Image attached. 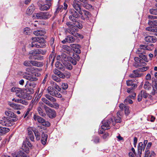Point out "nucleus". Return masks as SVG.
<instances>
[{
  "label": "nucleus",
  "instance_id": "obj_1",
  "mask_svg": "<svg viewBox=\"0 0 157 157\" xmlns=\"http://www.w3.org/2000/svg\"><path fill=\"white\" fill-rule=\"evenodd\" d=\"M143 46V45H141L140 48L137 49L136 52V54L139 55L140 58L143 59L145 61L147 62L148 60L147 56L144 55V54L145 53V51H144Z\"/></svg>",
  "mask_w": 157,
  "mask_h": 157
},
{
  "label": "nucleus",
  "instance_id": "obj_2",
  "mask_svg": "<svg viewBox=\"0 0 157 157\" xmlns=\"http://www.w3.org/2000/svg\"><path fill=\"white\" fill-rule=\"evenodd\" d=\"M68 27V31L70 34L74 35L75 32L78 31V29L74 25V23L70 22H67L66 23Z\"/></svg>",
  "mask_w": 157,
  "mask_h": 157
},
{
  "label": "nucleus",
  "instance_id": "obj_3",
  "mask_svg": "<svg viewBox=\"0 0 157 157\" xmlns=\"http://www.w3.org/2000/svg\"><path fill=\"white\" fill-rule=\"evenodd\" d=\"M52 0H46V3L44 4L43 2H40V3H39V9L40 10H48L50 8L51 6Z\"/></svg>",
  "mask_w": 157,
  "mask_h": 157
},
{
  "label": "nucleus",
  "instance_id": "obj_4",
  "mask_svg": "<svg viewBox=\"0 0 157 157\" xmlns=\"http://www.w3.org/2000/svg\"><path fill=\"white\" fill-rule=\"evenodd\" d=\"M33 119L35 121H37L43 126L49 127L50 125V123L48 121H46L44 119L39 116L34 115Z\"/></svg>",
  "mask_w": 157,
  "mask_h": 157
},
{
  "label": "nucleus",
  "instance_id": "obj_5",
  "mask_svg": "<svg viewBox=\"0 0 157 157\" xmlns=\"http://www.w3.org/2000/svg\"><path fill=\"white\" fill-rule=\"evenodd\" d=\"M36 16L38 19H46L50 18L51 15L48 12H40L36 13Z\"/></svg>",
  "mask_w": 157,
  "mask_h": 157
},
{
  "label": "nucleus",
  "instance_id": "obj_6",
  "mask_svg": "<svg viewBox=\"0 0 157 157\" xmlns=\"http://www.w3.org/2000/svg\"><path fill=\"white\" fill-rule=\"evenodd\" d=\"M45 41L44 39H42L36 42H32L31 46L32 47H35L37 48H44L46 46Z\"/></svg>",
  "mask_w": 157,
  "mask_h": 157
},
{
  "label": "nucleus",
  "instance_id": "obj_7",
  "mask_svg": "<svg viewBox=\"0 0 157 157\" xmlns=\"http://www.w3.org/2000/svg\"><path fill=\"white\" fill-rule=\"evenodd\" d=\"M48 93L51 95L56 97L61 98L62 97L61 94L55 90L52 86H49L47 89Z\"/></svg>",
  "mask_w": 157,
  "mask_h": 157
},
{
  "label": "nucleus",
  "instance_id": "obj_8",
  "mask_svg": "<svg viewBox=\"0 0 157 157\" xmlns=\"http://www.w3.org/2000/svg\"><path fill=\"white\" fill-rule=\"evenodd\" d=\"M72 6L76 11L79 14H82V10L81 8V2L77 0H74L72 3Z\"/></svg>",
  "mask_w": 157,
  "mask_h": 157
},
{
  "label": "nucleus",
  "instance_id": "obj_9",
  "mask_svg": "<svg viewBox=\"0 0 157 157\" xmlns=\"http://www.w3.org/2000/svg\"><path fill=\"white\" fill-rule=\"evenodd\" d=\"M71 15L69 16L70 20L74 22L75 21L76 18H78L80 17L79 14L74 9H71L70 11Z\"/></svg>",
  "mask_w": 157,
  "mask_h": 157
},
{
  "label": "nucleus",
  "instance_id": "obj_10",
  "mask_svg": "<svg viewBox=\"0 0 157 157\" xmlns=\"http://www.w3.org/2000/svg\"><path fill=\"white\" fill-rule=\"evenodd\" d=\"M39 75V73H33L32 75H30L28 74L27 75H25L24 78L31 81H36L37 80L36 77L38 76Z\"/></svg>",
  "mask_w": 157,
  "mask_h": 157
},
{
  "label": "nucleus",
  "instance_id": "obj_11",
  "mask_svg": "<svg viewBox=\"0 0 157 157\" xmlns=\"http://www.w3.org/2000/svg\"><path fill=\"white\" fill-rule=\"evenodd\" d=\"M11 121L8 117H3L2 120H0V123L3 125L9 126L12 125Z\"/></svg>",
  "mask_w": 157,
  "mask_h": 157
},
{
  "label": "nucleus",
  "instance_id": "obj_12",
  "mask_svg": "<svg viewBox=\"0 0 157 157\" xmlns=\"http://www.w3.org/2000/svg\"><path fill=\"white\" fill-rule=\"evenodd\" d=\"M11 91L15 92L17 96L21 98L22 97L23 93V90L21 89L18 88L13 87L11 89Z\"/></svg>",
  "mask_w": 157,
  "mask_h": 157
},
{
  "label": "nucleus",
  "instance_id": "obj_13",
  "mask_svg": "<svg viewBox=\"0 0 157 157\" xmlns=\"http://www.w3.org/2000/svg\"><path fill=\"white\" fill-rule=\"evenodd\" d=\"M112 121L111 119H109L108 120H104L102 122L103 125L101 126V128L103 130H107L110 128V124L111 121Z\"/></svg>",
  "mask_w": 157,
  "mask_h": 157
},
{
  "label": "nucleus",
  "instance_id": "obj_14",
  "mask_svg": "<svg viewBox=\"0 0 157 157\" xmlns=\"http://www.w3.org/2000/svg\"><path fill=\"white\" fill-rule=\"evenodd\" d=\"M81 15V17L82 19L83 20H88L89 18L91 17V14L88 11L85 10L82 11V14H80Z\"/></svg>",
  "mask_w": 157,
  "mask_h": 157
},
{
  "label": "nucleus",
  "instance_id": "obj_15",
  "mask_svg": "<svg viewBox=\"0 0 157 157\" xmlns=\"http://www.w3.org/2000/svg\"><path fill=\"white\" fill-rule=\"evenodd\" d=\"M145 147L144 146L142 142H140L138 146V153L137 154V157H141L142 155V152L143 150H144Z\"/></svg>",
  "mask_w": 157,
  "mask_h": 157
},
{
  "label": "nucleus",
  "instance_id": "obj_16",
  "mask_svg": "<svg viewBox=\"0 0 157 157\" xmlns=\"http://www.w3.org/2000/svg\"><path fill=\"white\" fill-rule=\"evenodd\" d=\"M46 113L48 116L51 118L55 117L56 116V113L55 111L50 108L47 110Z\"/></svg>",
  "mask_w": 157,
  "mask_h": 157
},
{
  "label": "nucleus",
  "instance_id": "obj_17",
  "mask_svg": "<svg viewBox=\"0 0 157 157\" xmlns=\"http://www.w3.org/2000/svg\"><path fill=\"white\" fill-rule=\"evenodd\" d=\"M145 40L148 42L154 43L157 40V39L154 36H147L145 37Z\"/></svg>",
  "mask_w": 157,
  "mask_h": 157
},
{
  "label": "nucleus",
  "instance_id": "obj_18",
  "mask_svg": "<svg viewBox=\"0 0 157 157\" xmlns=\"http://www.w3.org/2000/svg\"><path fill=\"white\" fill-rule=\"evenodd\" d=\"M13 98L12 99V101H14L15 102L21 103L25 105H27L28 104V102L27 101L23 99L20 98Z\"/></svg>",
  "mask_w": 157,
  "mask_h": 157
},
{
  "label": "nucleus",
  "instance_id": "obj_19",
  "mask_svg": "<svg viewBox=\"0 0 157 157\" xmlns=\"http://www.w3.org/2000/svg\"><path fill=\"white\" fill-rule=\"evenodd\" d=\"M139 71L138 69L136 70H134L132 74H130L129 75V77L133 78L139 77L141 76V75L139 73Z\"/></svg>",
  "mask_w": 157,
  "mask_h": 157
},
{
  "label": "nucleus",
  "instance_id": "obj_20",
  "mask_svg": "<svg viewBox=\"0 0 157 157\" xmlns=\"http://www.w3.org/2000/svg\"><path fill=\"white\" fill-rule=\"evenodd\" d=\"M45 31L44 29L37 30L33 32V34L37 36H43L45 33Z\"/></svg>",
  "mask_w": 157,
  "mask_h": 157
},
{
  "label": "nucleus",
  "instance_id": "obj_21",
  "mask_svg": "<svg viewBox=\"0 0 157 157\" xmlns=\"http://www.w3.org/2000/svg\"><path fill=\"white\" fill-rule=\"evenodd\" d=\"M6 116L11 117L15 118V119L13 120L14 121H16L17 120V118L15 117V115L12 112L10 111H6L5 112Z\"/></svg>",
  "mask_w": 157,
  "mask_h": 157
},
{
  "label": "nucleus",
  "instance_id": "obj_22",
  "mask_svg": "<svg viewBox=\"0 0 157 157\" xmlns=\"http://www.w3.org/2000/svg\"><path fill=\"white\" fill-rule=\"evenodd\" d=\"M47 137L48 135L47 134L44 133V132L42 133L41 135V141L43 145H45L46 144L47 140Z\"/></svg>",
  "mask_w": 157,
  "mask_h": 157
},
{
  "label": "nucleus",
  "instance_id": "obj_23",
  "mask_svg": "<svg viewBox=\"0 0 157 157\" xmlns=\"http://www.w3.org/2000/svg\"><path fill=\"white\" fill-rule=\"evenodd\" d=\"M146 30L151 32L157 33V25L147 27Z\"/></svg>",
  "mask_w": 157,
  "mask_h": 157
},
{
  "label": "nucleus",
  "instance_id": "obj_24",
  "mask_svg": "<svg viewBox=\"0 0 157 157\" xmlns=\"http://www.w3.org/2000/svg\"><path fill=\"white\" fill-rule=\"evenodd\" d=\"M10 106L14 110H19L21 109V105L15 103H10Z\"/></svg>",
  "mask_w": 157,
  "mask_h": 157
},
{
  "label": "nucleus",
  "instance_id": "obj_25",
  "mask_svg": "<svg viewBox=\"0 0 157 157\" xmlns=\"http://www.w3.org/2000/svg\"><path fill=\"white\" fill-rule=\"evenodd\" d=\"M147 63L142 59L141 60L140 62L139 63H134L133 65L134 67L136 68L145 66L146 65Z\"/></svg>",
  "mask_w": 157,
  "mask_h": 157
},
{
  "label": "nucleus",
  "instance_id": "obj_26",
  "mask_svg": "<svg viewBox=\"0 0 157 157\" xmlns=\"http://www.w3.org/2000/svg\"><path fill=\"white\" fill-rule=\"evenodd\" d=\"M67 42L69 43H72L75 42V38L72 36H68L66 38Z\"/></svg>",
  "mask_w": 157,
  "mask_h": 157
},
{
  "label": "nucleus",
  "instance_id": "obj_27",
  "mask_svg": "<svg viewBox=\"0 0 157 157\" xmlns=\"http://www.w3.org/2000/svg\"><path fill=\"white\" fill-rule=\"evenodd\" d=\"M34 10V7L33 5H31L27 9L26 13L29 15L31 14Z\"/></svg>",
  "mask_w": 157,
  "mask_h": 157
},
{
  "label": "nucleus",
  "instance_id": "obj_28",
  "mask_svg": "<svg viewBox=\"0 0 157 157\" xmlns=\"http://www.w3.org/2000/svg\"><path fill=\"white\" fill-rule=\"evenodd\" d=\"M69 59L68 56L65 54H62L60 58V59L61 60L64 64L65 63L64 62L68 61Z\"/></svg>",
  "mask_w": 157,
  "mask_h": 157
},
{
  "label": "nucleus",
  "instance_id": "obj_29",
  "mask_svg": "<svg viewBox=\"0 0 157 157\" xmlns=\"http://www.w3.org/2000/svg\"><path fill=\"white\" fill-rule=\"evenodd\" d=\"M31 64L34 66L37 67H41L43 65V63H41L40 62H38L32 60H31Z\"/></svg>",
  "mask_w": 157,
  "mask_h": 157
},
{
  "label": "nucleus",
  "instance_id": "obj_30",
  "mask_svg": "<svg viewBox=\"0 0 157 157\" xmlns=\"http://www.w3.org/2000/svg\"><path fill=\"white\" fill-rule=\"evenodd\" d=\"M9 131L10 129L8 128L0 127V134H4Z\"/></svg>",
  "mask_w": 157,
  "mask_h": 157
},
{
  "label": "nucleus",
  "instance_id": "obj_31",
  "mask_svg": "<svg viewBox=\"0 0 157 157\" xmlns=\"http://www.w3.org/2000/svg\"><path fill=\"white\" fill-rule=\"evenodd\" d=\"M22 149L23 151L26 153H28L29 152V148L26 145L25 142H24L22 146Z\"/></svg>",
  "mask_w": 157,
  "mask_h": 157
},
{
  "label": "nucleus",
  "instance_id": "obj_32",
  "mask_svg": "<svg viewBox=\"0 0 157 157\" xmlns=\"http://www.w3.org/2000/svg\"><path fill=\"white\" fill-rule=\"evenodd\" d=\"M144 88L146 90H149L151 89V86L148 81H146L144 85Z\"/></svg>",
  "mask_w": 157,
  "mask_h": 157
},
{
  "label": "nucleus",
  "instance_id": "obj_33",
  "mask_svg": "<svg viewBox=\"0 0 157 157\" xmlns=\"http://www.w3.org/2000/svg\"><path fill=\"white\" fill-rule=\"evenodd\" d=\"M36 129L35 128L29 127L28 128V133L29 136L33 135V132L34 133V130H36Z\"/></svg>",
  "mask_w": 157,
  "mask_h": 157
},
{
  "label": "nucleus",
  "instance_id": "obj_34",
  "mask_svg": "<svg viewBox=\"0 0 157 157\" xmlns=\"http://www.w3.org/2000/svg\"><path fill=\"white\" fill-rule=\"evenodd\" d=\"M42 108L40 107H38L37 108V111L39 114L43 117H44L45 116V113L43 112V111L42 109Z\"/></svg>",
  "mask_w": 157,
  "mask_h": 157
},
{
  "label": "nucleus",
  "instance_id": "obj_35",
  "mask_svg": "<svg viewBox=\"0 0 157 157\" xmlns=\"http://www.w3.org/2000/svg\"><path fill=\"white\" fill-rule=\"evenodd\" d=\"M56 67L57 68L60 69L62 71L64 70V68L61 64L59 62H57L55 64Z\"/></svg>",
  "mask_w": 157,
  "mask_h": 157
},
{
  "label": "nucleus",
  "instance_id": "obj_36",
  "mask_svg": "<svg viewBox=\"0 0 157 157\" xmlns=\"http://www.w3.org/2000/svg\"><path fill=\"white\" fill-rule=\"evenodd\" d=\"M127 85L128 86H132V87H134V88H136L137 85L135 84L132 83V81L131 80H128L126 82Z\"/></svg>",
  "mask_w": 157,
  "mask_h": 157
},
{
  "label": "nucleus",
  "instance_id": "obj_37",
  "mask_svg": "<svg viewBox=\"0 0 157 157\" xmlns=\"http://www.w3.org/2000/svg\"><path fill=\"white\" fill-rule=\"evenodd\" d=\"M34 134L36 140H39L40 138V133L36 129L35 131L34 130Z\"/></svg>",
  "mask_w": 157,
  "mask_h": 157
},
{
  "label": "nucleus",
  "instance_id": "obj_38",
  "mask_svg": "<svg viewBox=\"0 0 157 157\" xmlns=\"http://www.w3.org/2000/svg\"><path fill=\"white\" fill-rule=\"evenodd\" d=\"M84 3L83 4V6L87 9H90L93 8L92 6L91 5L86 3V2Z\"/></svg>",
  "mask_w": 157,
  "mask_h": 157
},
{
  "label": "nucleus",
  "instance_id": "obj_39",
  "mask_svg": "<svg viewBox=\"0 0 157 157\" xmlns=\"http://www.w3.org/2000/svg\"><path fill=\"white\" fill-rule=\"evenodd\" d=\"M59 106V105L56 102H53V103H51V105L50 106V107L56 109H58Z\"/></svg>",
  "mask_w": 157,
  "mask_h": 157
},
{
  "label": "nucleus",
  "instance_id": "obj_40",
  "mask_svg": "<svg viewBox=\"0 0 157 157\" xmlns=\"http://www.w3.org/2000/svg\"><path fill=\"white\" fill-rule=\"evenodd\" d=\"M130 98L129 97H127L125 100H124V102L125 104H127L128 103L132 104V100L130 99Z\"/></svg>",
  "mask_w": 157,
  "mask_h": 157
},
{
  "label": "nucleus",
  "instance_id": "obj_41",
  "mask_svg": "<svg viewBox=\"0 0 157 157\" xmlns=\"http://www.w3.org/2000/svg\"><path fill=\"white\" fill-rule=\"evenodd\" d=\"M41 100L44 103L50 106L51 103L48 100L44 98H41Z\"/></svg>",
  "mask_w": 157,
  "mask_h": 157
},
{
  "label": "nucleus",
  "instance_id": "obj_42",
  "mask_svg": "<svg viewBox=\"0 0 157 157\" xmlns=\"http://www.w3.org/2000/svg\"><path fill=\"white\" fill-rule=\"evenodd\" d=\"M74 25L78 29H81L82 28V25L78 21H76Z\"/></svg>",
  "mask_w": 157,
  "mask_h": 157
},
{
  "label": "nucleus",
  "instance_id": "obj_43",
  "mask_svg": "<svg viewBox=\"0 0 157 157\" xmlns=\"http://www.w3.org/2000/svg\"><path fill=\"white\" fill-rule=\"evenodd\" d=\"M148 24L150 25H156V19L152 20H149Z\"/></svg>",
  "mask_w": 157,
  "mask_h": 157
},
{
  "label": "nucleus",
  "instance_id": "obj_44",
  "mask_svg": "<svg viewBox=\"0 0 157 157\" xmlns=\"http://www.w3.org/2000/svg\"><path fill=\"white\" fill-rule=\"evenodd\" d=\"M52 78L54 80L57 82H60L61 80L60 78H59L54 75H52Z\"/></svg>",
  "mask_w": 157,
  "mask_h": 157
},
{
  "label": "nucleus",
  "instance_id": "obj_45",
  "mask_svg": "<svg viewBox=\"0 0 157 157\" xmlns=\"http://www.w3.org/2000/svg\"><path fill=\"white\" fill-rule=\"evenodd\" d=\"M152 85L153 90L155 92L157 88V80L153 82Z\"/></svg>",
  "mask_w": 157,
  "mask_h": 157
},
{
  "label": "nucleus",
  "instance_id": "obj_46",
  "mask_svg": "<svg viewBox=\"0 0 157 157\" xmlns=\"http://www.w3.org/2000/svg\"><path fill=\"white\" fill-rule=\"evenodd\" d=\"M149 12L150 13L152 14H153L155 15H157V10L154 9H151L149 10Z\"/></svg>",
  "mask_w": 157,
  "mask_h": 157
},
{
  "label": "nucleus",
  "instance_id": "obj_47",
  "mask_svg": "<svg viewBox=\"0 0 157 157\" xmlns=\"http://www.w3.org/2000/svg\"><path fill=\"white\" fill-rule=\"evenodd\" d=\"M70 61L74 65H75L77 63V60L74 58L72 57H69Z\"/></svg>",
  "mask_w": 157,
  "mask_h": 157
},
{
  "label": "nucleus",
  "instance_id": "obj_48",
  "mask_svg": "<svg viewBox=\"0 0 157 157\" xmlns=\"http://www.w3.org/2000/svg\"><path fill=\"white\" fill-rule=\"evenodd\" d=\"M144 90H141V92L138 95V100L139 101H141L143 95L142 94H144Z\"/></svg>",
  "mask_w": 157,
  "mask_h": 157
},
{
  "label": "nucleus",
  "instance_id": "obj_49",
  "mask_svg": "<svg viewBox=\"0 0 157 157\" xmlns=\"http://www.w3.org/2000/svg\"><path fill=\"white\" fill-rule=\"evenodd\" d=\"M46 51L45 50L41 49H37V54H42L44 55L46 53Z\"/></svg>",
  "mask_w": 157,
  "mask_h": 157
},
{
  "label": "nucleus",
  "instance_id": "obj_50",
  "mask_svg": "<svg viewBox=\"0 0 157 157\" xmlns=\"http://www.w3.org/2000/svg\"><path fill=\"white\" fill-rule=\"evenodd\" d=\"M148 67H144L142 68H139V71L140 72H144L146 71L149 69Z\"/></svg>",
  "mask_w": 157,
  "mask_h": 157
},
{
  "label": "nucleus",
  "instance_id": "obj_51",
  "mask_svg": "<svg viewBox=\"0 0 157 157\" xmlns=\"http://www.w3.org/2000/svg\"><path fill=\"white\" fill-rule=\"evenodd\" d=\"M29 28L28 27L25 28L24 30V33L25 35H28L30 33Z\"/></svg>",
  "mask_w": 157,
  "mask_h": 157
},
{
  "label": "nucleus",
  "instance_id": "obj_52",
  "mask_svg": "<svg viewBox=\"0 0 157 157\" xmlns=\"http://www.w3.org/2000/svg\"><path fill=\"white\" fill-rule=\"evenodd\" d=\"M70 46L73 49L77 48H80V45L78 44H70Z\"/></svg>",
  "mask_w": 157,
  "mask_h": 157
},
{
  "label": "nucleus",
  "instance_id": "obj_53",
  "mask_svg": "<svg viewBox=\"0 0 157 157\" xmlns=\"http://www.w3.org/2000/svg\"><path fill=\"white\" fill-rule=\"evenodd\" d=\"M34 89L31 88L29 86L28 88V90L27 91L28 93L29 94H33L34 93Z\"/></svg>",
  "mask_w": 157,
  "mask_h": 157
},
{
  "label": "nucleus",
  "instance_id": "obj_54",
  "mask_svg": "<svg viewBox=\"0 0 157 157\" xmlns=\"http://www.w3.org/2000/svg\"><path fill=\"white\" fill-rule=\"evenodd\" d=\"M32 109V107H30L27 109L26 113L24 116V118H25L28 116V114L29 113V112Z\"/></svg>",
  "mask_w": 157,
  "mask_h": 157
},
{
  "label": "nucleus",
  "instance_id": "obj_55",
  "mask_svg": "<svg viewBox=\"0 0 157 157\" xmlns=\"http://www.w3.org/2000/svg\"><path fill=\"white\" fill-rule=\"evenodd\" d=\"M148 18L149 20H152L157 19V16H154L152 15H149L148 16Z\"/></svg>",
  "mask_w": 157,
  "mask_h": 157
},
{
  "label": "nucleus",
  "instance_id": "obj_56",
  "mask_svg": "<svg viewBox=\"0 0 157 157\" xmlns=\"http://www.w3.org/2000/svg\"><path fill=\"white\" fill-rule=\"evenodd\" d=\"M29 54H31L33 55H35L37 54V49L36 50H33L32 51H31L29 52Z\"/></svg>",
  "mask_w": 157,
  "mask_h": 157
},
{
  "label": "nucleus",
  "instance_id": "obj_57",
  "mask_svg": "<svg viewBox=\"0 0 157 157\" xmlns=\"http://www.w3.org/2000/svg\"><path fill=\"white\" fill-rule=\"evenodd\" d=\"M66 68L69 70H71L73 68L72 66L70 63H67L66 65H65Z\"/></svg>",
  "mask_w": 157,
  "mask_h": 157
},
{
  "label": "nucleus",
  "instance_id": "obj_58",
  "mask_svg": "<svg viewBox=\"0 0 157 157\" xmlns=\"http://www.w3.org/2000/svg\"><path fill=\"white\" fill-rule=\"evenodd\" d=\"M73 58L76 59V60L78 61L79 60L80 58L79 55H78L76 54H74L73 56Z\"/></svg>",
  "mask_w": 157,
  "mask_h": 157
},
{
  "label": "nucleus",
  "instance_id": "obj_59",
  "mask_svg": "<svg viewBox=\"0 0 157 157\" xmlns=\"http://www.w3.org/2000/svg\"><path fill=\"white\" fill-rule=\"evenodd\" d=\"M114 120L116 123H120L121 121V118L120 117H117L114 118Z\"/></svg>",
  "mask_w": 157,
  "mask_h": 157
},
{
  "label": "nucleus",
  "instance_id": "obj_60",
  "mask_svg": "<svg viewBox=\"0 0 157 157\" xmlns=\"http://www.w3.org/2000/svg\"><path fill=\"white\" fill-rule=\"evenodd\" d=\"M54 38L53 37H52L51 39V40L50 41V45L52 47H54L55 45H54Z\"/></svg>",
  "mask_w": 157,
  "mask_h": 157
},
{
  "label": "nucleus",
  "instance_id": "obj_61",
  "mask_svg": "<svg viewBox=\"0 0 157 157\" xmlns=\"http://www.w3.org/2000/svg\"><path fill=\"white\" fill-rule=\"evenodd\" d=\"M73 36L75 37H77L78 38H79L81 39H82L83 38V35L76 33H75V35H74Z\"/></svg>",
  "mask_w": 157,
  "mask_h": 157
},
{
  "label": "nucleus",
  "instance_id": "obj_62",
  "mask_svg": "<svg viewBox=\"0 0 157 157\" xmlns=\"http://www.w3.org/2000/svg\"><path fill=\"white\" fill-rule=\"evenodd\" d=\"M36 84L34 82H31L29 84V86L34 89L36 87Z\"/></svg>",
  "mask_w": 157,
  "mask_h": 157
},
{
  "label": "nucleus",
  "instance_id": "obj_63",
  "mask_svg": "<svg viewBox=\"0 0 157 157\" xmlns=\"http://www.w3.org/2000/svg\"><path fill=\"white\" fill-rule=\"evenodd\" d=\"M62 48L65 50L69 51L70 50V47L67 45H64L62 46Z\"/></svg>",
  "mask_w": 157,
  "mask_h": 157
},
{
  "label": "nucleus",
  "instance_id": "obj_64",
  "mask_svg": "<svg viewBox=\"0 0 157 157\" xmlns=\"http://www.w3.org/2000/svg\"><path fill=\"white\" fill-rule=\"evenodd\" d=\"M64 74L65 78L66 77L67 78H69L71 76V73L69 72L65 71Z\"/></svg>",
  "mask_w": 157,
  "mask_h": 157
}]
</instances>
